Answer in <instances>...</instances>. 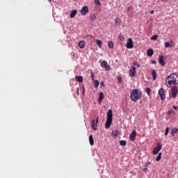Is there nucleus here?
Listing matches in <instances>:
<instances>
[{
  "mask_svg": "<svg viewBox=\"0 0 178 178\" xmlns=\"http://www.w3.org/2000/svg\"><path fill=\"white\" fill-rule=\"evenodd\" d=\"M177 86L178 84V76L176 74H170L166 80H165V86L168 87V88H172V85Z\"/></svg>",
  "mask_w": 178,
  "mask_h": 178,
  "instance_id": "f257e3e1",
  "label": "nucleus"
},
{
  "mask_svg": "<svg viewBox=\"0 0 178 178\" xmlns=\"http://www.w3.org/2000/svg\"><path fill=\"white\" fill-rule=\"evenodd\" d=\"M143 93L140 91H138L137 89H134L130 95V98L134 102H136L141 98Z\"/></svg>",
  "mask_w": 178,
  "mask_h": 178,
  "instance_id": "f03ea898",
  "label": "nucleus"
},
{
  "mask_svg": "<svg viewBox=\"0 0 178 178\" xmlns=\"http://www.w3.org/2000/svg\"><path fill=\"white\" fill-rule=\"evenodd\" d=\"M113 114L112 113V110L109 109L107 112V118L105 124L106 129H109L111 125L112 124Z\"/></svg>",
  "mask_w": 178,
  "mask_h": 178,
  "instance_id": "7ed1b4c3",
  "label": "nucleus"
},
{
  "mask_svg": "<svg viewBox=\"0 0 178 178\" xmlns=\"http://www.w3.org/2000/svg\"><path fill=\"white\" fill-rule=\"evenodd\" d=\"M178 94V88L177 86H172L171 88V97L172 98H176Z\"/></svg>",
  "mask_w": 178,
  "mask_h": 178,
  "instance_id": "20e7f679",
  "label": "nucleus"
},
{
  "mask_svg": "<svg viewBox=\"0 0 178 178\" xmlns=\"http://www.w3.org/2000/svg\"><path fill=\"white\" fill-rule=\"evenodd\" d=\"M162 149V145L161 143H157V146L153 149V155H158V152Z\"/></svg>",
  "mask_w": 178,
  "mask_h": 178,
  "instance_id": "39448f33",
  "label": "nucleus"
},
{
  "mask_svg": "<svg viewBox=\"0 0 178 178\" xmlns=\"http://www.w3.org/2000/svg\"><path fill=\"white\" fill-rule=\"evenodd\" d=\"M100 66L102 67H104L106 72H109V70H111V66L108 65V62H106V60H103L101 63Z\"/></svg>",
  "mask_w": 178,
  "mask_h": 178,
  "instance_id": "423d86ee",
  "label": "nucleus"
},
{
  "mask_svg": "<svg viewBox=\"0 0 178 178\" xmlns=\"http://www.w3.org/2000/svg\"><path fill=\"white\" fill-rule=\"evenodd\" d=\"M159 95L162 101L165 100V89L164 88H160L159 90Z\"/></svg>",
  "mask_w": 178,
  "mask_h": 178,
  "instance_id": "0eeeda50",
  "label": "nucleus"
},
{
  "mask_svg": "<svg viewBox=\"0 0 178 178\" xmlns=\"http://www.w3.org/2000/svg\"><path fill=\"white\" fill-rule=\"evenodd\" d=\"M127 48L129 49H133L134 48V44H133V40L131 38H129L127 42Z\"/></svg>",
  "mask_w": 178,
  "mask_h": 178,
  "instance_id": "6e6552de",
  "label": "nucleus"
},
{
  "mask_svg": "<svg viewBox=\"0 0 178 178\" xmlns=\"http://www.w3.org/2000/svg\"><path fill=\"white\" fill-rule=\"evenodd\" d=\"M98 118L96 119V121L95 120H92L91 122V127L93 130H97V128L98 127Z\"/></svg>",
  "mask_w": 178,
  "mask_h": 178,
  "instance_id": "1a4fd4ad",
  "label": "nucleus"
},
{
  "mask_svg": "<svg viewBox=\"0 0 178 178\" xmlns=\"http://www.w3.org/2000/svg\"><path fill=\"white\" fill-rule=\"evenodd\" d=\"M136 67L131 66V69L129 70V76H131V77H134L136 76Z\"/></svg>",
  "mask_w": 178,
  "mask_h": 178,
  "instance_id": "9d476101",
  "label": "nucleus"
},
{
  "mask_svg": "<svg viewBox=\"0 0 178 178\" xmlns=\"http://www.w3.org/2000/svg\"><path fill=\"white\" fill-rule=\"evenodd\" d=\"M81 15H83V16L85 15H87V13H88V7L87 6H85L82 8V9L81 10Z\"/></svg>",
  "mask_w": 178,
  "mask_h": 178,
  "instance_id": "9b49d317",
  "label": "nucleus"
},
{
  "mask_svg": "<svg viewBox=\"0 0 178 178\" xmlns=\"http://www.w3.org/2000/svg\"><path fill=\"white\" fill-rule=\"evenodd\" d=\"M159 63H160L161 66H165L166 63L165 62V57L163 56L159 57Z\"/></svg>",
  "mask_w": 178,
  "mask_h": 178,
  "instance_id": "f8f14e48",
  "label": "nucleus"
},
{
  "mask_svg": "<svg viewBox=\"0 0 178 178\" xmlns=\"http://www.w3.org/2000/svg\"><path fill=\"white\" fill-rule=\"evenodd\" d=\"M75 80L78 81V83H83V76H76Z\"/></svg>",
  "mask_w": 178,
  "mask_h": 178,
  "instance_id": "ddd939ff",
  "label": "nucleus"
},
{
  "mask_svg": "<svg viewBox=\"0 0 178 178\" xmlns=\"http://www.w3.org/2000/svg\"><path fill=\"white\" fill-rule=\"evenodd\" d=\"M76 15H77V10H72L70 15V17H71V19H73V17H74V16H76Z\"/></svg>",
  "mask_w": 178,
  "mask_h": 178,
  "instance_id": "4468645a",
  "label": "nucleus"
},
{
  "mask_svg": "<svg viewBox=\"0 0 178 178\" xmlns=\"http://www.w3.org/2000/svg\"><path fill=\"white\" fill-rule=\"evenodd\" d=\"M103 99H104V93L102 92H100L99 94V98H98L99 104L102 102Z\"/></svg>",
  "mask_w": 178,
  "mask_h": 178,
  "instance_id": "2eb2a0df",
  "label": "nucleus"
},
{
  "mask_svg": "<svg viewBox=\"0 0 178 178\" xmlns=\"http://www.w3.org/2000/svg\"><path fill=\"white\" fill-rule=\"evenodd\" d=\"M79 47L81 49H83L86 47V43L84 41H80L79 43Z\"/></svg>",
  "mask_w": 178,
  "mask_h": 178,
  "instance_id": "dca6fc26",
  "label": "nucleus"
},
{
  "mask_svg": "<svg viewBox=\"0 0 178 178\" xmlns=\"http://www.w3.org/2000/svg\"><path fill=\"white\" fill-rule=\"evenodd\" d=\"M89 143L90 145H94V137H92V135L89 136Z\"/></svg>",
  "mask_w": 178,
  "mask_h": 178,
  "instance_id": "f3484780",
  "label": "nucleus"
},
{
  "mask_svg": "<svg viewBox=\"0 0 178 178\" xmlns=\"http://www.w3.org/2000/svg\"><path fill=\"white\" fill-rule=\"evenodd\" d=\"M147 56H152V55H154V50L152 49H148L147 51Z\"/></svg>",
  "mask_w": 178,
  "mask_h": 178,
  "instance_id": "a211bd4d",
  "label": "nucleus"
},
{
  "mask_svg": "<svg viewBox=\"0 0 178 178\" xmlns=\"http://www.w3.org/2000/svg\"><path fill=\"white\" fill-rule=\"evenodd\" d=\"M120 23H122V20H120L119 18H116L115 26H117V27H119L120 26Z\"/></svg>",
  "mask_w": 178,
  "mask_h": 178,
  "instance_id": "6ab92c4d",
  "label": "nucleus"
},
{
  "mask_svg": "<svg viewBox=\"0 0 178 178\" xmlns=\"http://www.w3.org/2000/svg\"><path fill=\"white\" fill-rule=\"evenodd\" d=\"M152 75L153 77V80H156V71L155 70H152Z\"/></svg>",
  "mask_w": 178,
  "mask_h": 178,
  "instance_id": "aec40b11",
  "label": "nucleus"
},
{
  "mask_svg": "<svg viewBox=\"0 0 178 178\" xmlns=\"http://www.w3.org/2000/svg\"><path fill=\"white\" fill-rule=\"evenodd\" d=\"M161 159H162V152H159L156 159V162H159V161H161Z\"/></svg>",
  "mask_w": 178,
  "mask_h": 178,
  "instance_id": "412c9836",
  "label": "nucleus"
},
{
  "mask_svg": "<svg viewBox=\"0 0 178 178\" xmlns=\"http://www.w3.org/2000/svg\"><path fill=\"white\" fill-rule=\"evenodd\" d=\"M96 44L99 47V48H102V41H101L99 40H97Z\"/></svg>",
  "mask_w": 178,
  "mask_h": 178,
  "instance_id": "4be33fe9",
  "label": "nucleus"
},
{
  "mask_svg": "<svg viewBox=\"0 0 178 178\" xmlns=\"http://www.w3.org/2000/svg\"><path fill=\"white\" fill-rule=\"evenodd\" d=\"M127 142L126 140H120V145L122 147H126Z\"/></svg>",
  "mask_w": 178,
  "mask_h": 178,
  "instance_id": "5701e85b",
  "label": "nucleus"
},
{
  "mask_svg": "<svg viewBox=\"0 0 178 178\" xmlns=\"http://www.w3.org/2000/svg\"><path fill=\"white\" fill-rule=\"evenodd\" d=\"M145 91L147 94L148 96L151 95V88H145Z\"/></svg>",
  "mask_w": 178,
  "mask_h": 178,
  "instance_id": "b1692460",
  "label": "nucleus"
},
{
  "mask_svg": "<svg viewBox=\"0 0 178 178\" xmlns=\"http://www.w3.org/2000/svg\"><path fill=\"white\" fill-rule=\"evenodd\" d=\"M94 86L95 88H98L99 86V82L98 81V80H94Z\"/></svg>",
  "mask_w": 178,
  "mask_h": 178,
  "instance_id": "393cba45",
  "label": "nucleus"
},
{
  "mask_svg": "<svg viewBox=\"0 0 178 178\" xmlns=\"http://www.w3.org/2000/svg\"><path fill=\"white\" fill-rule=\"evenodd\" d=\"M136 134H131L129 136V138L131 141H135L136 140Z\"/></svg>",
  "mask_w": 178,
  "mask_h": 178,
  "instance_id": "a878e982",
  "label": "nucleus"
},
{
  "mask_svg": "<svg viewBox=\"0 0 178 178\" xmlns=\"http://www.w3.org/2000/svg\"><path fill=\"white\" fill-rule=\"evenodd\" d=\"M176 133H177V128L175 127L171 130L170 134H176Z\"/></svg>",
  "mask_w": 178,
  "mask_h": 178,
  "instance_id": "bb28decb",
  "label": "nucleus"
},
{
  "mask_svg": "<svg viewBox=\"0 0 178 178\" xmlns=\"http://www.w3.org/2000/svg\"><path fill=\"white\" fill-rule=\"evenodd\" d=\"M108 48H110L111 49H113V42H109L108 43Z\"/></svg>",
  "mask_w": 178,
  "mask_h": 178,
  "instance_id": "cd10ccee",
  "label": "nucleus"
},
{
  "mask_svg": "<svg viewBox=\"0 0 178 178\" xmlns=\"http://www.w3.org/2000/svg\"><path fill=\"white\" fill-rule=\"evenodd\" d=\"M150 40L153 41H156V40H158V35H154Z\"/></svg>",
  "mask_w": 178,
  "mask_h": 178,
  "instance_id": "c85d7f7f",
  "label": "nucleus"
},
{
  "mask_svg": "<svg viewBox=\"0 0 178 178\" xmlns=\"http://www.w3.org/2000/svg\"><path fill=\"white\" fill-rule=\"evenodd\" d=\"M90 19L91 20H92L93 22H95V20H97V16H95V15H92L90 16Z\"/></svg>",
  "mask_w": 178,
  "mask_h": 178,
  "instance_id": "c756f323",
  "label": "nucleus"
},
{
  "mask_svg": "<svg viewBox=\"0 0 178 178\" xmlns=\"http://www.w3.org/2000/svg\"><path fill=\"white\" fill-rule=\"evenodd\" d=\"M175 113V111H173L172 109H170L169 110L168 112H167V115L168 116H170V115H172V113Z\"/></svg>",
  "mask_w": 178,
  "mask_h": 178,
  "instance_id": "7c9ffc66",
  "label": "nucleus"
},
{
  "mask_svg": "<svg viewBox=\"0 0 178 178\" xmlns=\"http://www.w3.org/2000/svg\"><path fill=\"white\" fill-rule=\"evenodd\" d=\"M117 80H118L119 84H120V83H122L123 79H122L121 76H117Z\"/></svg>",
  "mask_w": 178,
  "mask_h": 178,
  "instance_id": "2f4dec72",
  "label": "nucleus"
},
{
  "mask_svg": "<svg viewBox=\"0 0 178 178\" xmlns=\"http://www.w3.org/2000/svg\"><path fill=\"white\" fill-rule=\"evenodd\" d=\"M170 47H172V45H170V43H169V42H166L165 43V48H170Z\"/></svg>",
  "mask_w": 178,
  "mask_h": 178,
  "instance_id": "473e14b6",
  "label": "nucleus"
},
{
  "mask_svg": "<svg viewBox=\"0 0 178 178\" xmlns=\"http://www.w3.org/2000/svg\"><path fill=\"white\" fill-rule=\"evenodd\" d=\"M134 66H136L137 67H140V64L137 61H134L133 63Z\"/></svg>",
  "mask_w": 178,
  "mask_h": 178,
  "instance_id": "72a5a7b5",
  "label": "nucleus"
},
{
  "mask_svg": "<svg viewBox=\"0 0 178 178\" xmlns=\"http://www.w3.org/2000/svg\"><path fill=\"white\" fill-rule=\"evenodd\" d=\"M119 134V131H118V129H113L112 131V134Z\"/></svg>",
  "mask_w": 178,
  "mask_h": 178,
  "instance_id": "f704fd0d",
  "label": "nucleus"
},
{
  "mask_svg": "<svg viewBox=\"0 0 178 178\" xmlns=\"http://www.w3.org/2000/svg\"><path fill=\"white\" fill-rule=\"evenodd\" d=\"M82 94L83 95L86 94V87L84 86H82Z\"/></svg>",
  "mask_w": 178,
  "mask_h": 178,
  "instance_id": "c9c22d12",
  "label": "nucleus"
},
{
  "mask_svg": "<svg viewBox=\"0 0 178 178\" xmlns=\"http://www.w3.org/2000/svg\"><path fill=\"white\" fill-rule=\"evenodd\" d=\"M95 3H96V5H99V6H100L101 1H99V0H95Z\"/></svg>",
  "mask_w": 178,
  "mask_h": 178,
  "instance_id": "e433bc0d",
  "label": "nucleus"
},
{
  "mask_svg": "<svg viewBox=\"0 0 178 178\" xmlns=\"http://www.w3.org/2000/svg\"><path fill=\"white\" fill-rule=\"evenodd\" d=\"M169 134V127H167L165 129V134Z\"/></svg>",
  "mask_w": 178,
  "mask_h": 178,
  "instance_id": "4c0bfd02",
  "label": "nucleus"
},
{
  "mask_svg": "<svg viewBox=\"0 0 178 178\" xmlns=\"http://www.w3.org/2000/svg\"><path fill=\"white\" fill-rule=\"evenodd\" d=\"M91 77H92V79L94 81L95 75H94V72H91Z\"/></svg>",
  "mask_w": 178,
  "mask_h": 178,
  "instance_id": "58836bf2",
  "label": "nucleus"
},
{
  "mask_svg": "<svg viewBox=\"0 0 178 178\" xmlns=\"http://www.w3.org/2000/svg\"><path fill=\"white\" fill-rule=\"evenodd\" d=\"M101 87H104L105 86V83L104 81L100 82Z\"/></svg>",
  "mask_w": 178,
  "mask_h": 178,
  "instance_id": "ea45409f",
  "label": "nucleus"
},
{
  "mask_svg": "<svg viewBox=\"0 0 178 178\" xmlns=\"http://www.w3.org/2000/svg\"><path fill=\"white\" fill-rule=\"evenodd\" d=\"M172 108H173V109H175V111H177V109H178L177 106H173Z\"/></svg>",
  "mask_w": 178,
  "mask_h": 178,
  "instance_id": "a19ab883",
  "label": "nucleus"
},
{
  "mask_svg": "<svg viewBox=\"0 0 178 178\" xmlns=\"http://www.w3.org/2000/svg\"><path fill=\"white\" fill-rule=\"evenodd\" d=\"M120 40H121V41H123V40H124V37L120 35Z\"/></svg>",
  "mask_w": 178,
  "mask_h": 178,
  "instance_id": "79ce46f5",
  "label": "nucleus"
},
{
  "mask_svg": "<svg viewBox=\"0 0 178 178\" xmlns=\"http://www.w3.org/2000/svg\"><path fill=\"white\" fill-rule=\"evenodd\" d=\"M143 170H144V172H147V170H148V168H145L143 169Z\"/></svg>",
  "mask_w": 178,
  "mask_h": 178,
  "instance_id": "37998d69",
  "label": "nucleus"
},
{
  "mask_svg": "<svg viewBox=\"0 0 178 178\" xmlns=\"http://www.w3.org/2000/svg\"><path fill=\"white\" fill-rule=\"evenodd\" d=\"M148 165H151V163L149 161H147V163L146 164V166H148Z\"/></svg>",
  "mask_w": 178,
  "mask_h": 178,
  "instance_id": "c03bdc74",
  "label": "nucleus"
},
{
  "mask_svg": "<svg viewBox=\"0 0 178 178\" xmlns=\"http://www.w3.org/2000/svg\"><path fill=\"white\" fill-rule=\"evenodd\" d=\"M131 134H136V131L134 130V131H132Z\"/></svg>",
  "mask_w": 178,
  "mask_h": 178,
  "instance_id": "a18cd8bd",
  "label": "nucleus"
},
{
  "mask_svg": "<svg viewBox=\"0 0 178 178\" xmlns=\"http://www.w3.org/2000/svg\"><path fill=\"white\" fill-rule=\"evenodd\" d=\"M154 10H152L150 11V13H151L152 15L154 14Z\"/></svg>",
  "mask_w": 178,
  "mask_h": 178,
  "instance_id": "49530a36",
  "label": "nucleus"
},
{
  "mask_svg": "<svg viewBox=\"0 0 178 178\" xmlns=\"http://www.w3.org/2000/svg\"><path fill=\"white\" fill-rule=\"evenodd\" d=\"M76 91H77L76 94H77V95H79V88H76Z\"/></svg>",
  "mask_w": 178,
  "mask_h": 178,
  "instance_id": "de8ad7c7",
  "label": "nucleus"
},
{
  "mask_svg": "<svg viewBox=\"0 0 178 178\" xmlns=\"http://www.w3.org/2000/svg\"><path fill=\"white\" fill-rule=\"evenodd\" d=\"M152 63L155 64L156 63V61H152Z\"/></svg>",
  "mask_w": 178,
  "mask_h": 178,
  "instance_id": "09e8293b",
  "label": "nucleus"
},
{
  "mask_svg": "<svg viewBox=\"0 0 178 178\" xmlns=\"http://www.w3.org/2000/svg\"><path fill=\"white\" fill-rule=\"evenodd\" d=\"M114 136L116 137V134H115Z\"/></svg>",
  "mask_w": 178,
  "mask_h": 178,
  "instance_id": "8fccbe9b",
  "label": "nucleus"
},
{
  "mask_svg": "<svg viewBox=\"0 0 178 178\" xmlns=\"http://www.w3.org/2000/svg\"><path fill=\"white\" fill-rule=\"evenodd\" d=\"M51 1V0H49Z\"/></svg>",
  "mask_w": 178,
  "mask_h": 178,
  "instance_id": "3c124183",
  "label": "nucleus"
}]
</instances>
